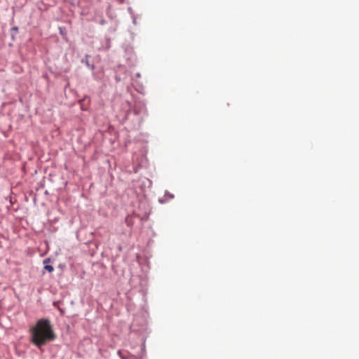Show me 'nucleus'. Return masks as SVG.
<instances>
[{"label":"nucleus","instance_id":"obj_3","mask_svg":"<svg viewBox=\"0 0 359 359\" xmlns=\"http://www.w3.org/2000/svg\"><path fill=\"white\" fill-rule=\"evenodd\" d=\"M48 261H49V259H45V260H44V263H46V262H48Z\"/></svg>","mask_w":359,"mask_h":359},{"label":"nucleus","instance_id":"obj_1","mask_svg":"<svg viewBox=\"0 0 359 359\" xmlns=\"http://www.w3.org/2000/svg\"><path fill=\"white\" fill-rule=\"evenodd\" d=\"M32 343L38 347H41L47 341H53L55 335L52 330L50 322L48 319H40L35 326L30 329Z\"/></svg>","mask_w":359,"mask_h":359},{"label":"nucleus","instance_id":"obj_2","mask_svg":"<svg viewBox=\"0 0 359 359\" xmlns=\"http://www.w3.org/2000/svg\"><path fill=\"white\" fill-rule=\"evenodd\" d=\"M44 269H45L46 271H48V272H53V270H54V268H53V266H51V265H48V264L45 265Z\"/></svg>","mask_w":359,"mask_h":359}]
</instances>
